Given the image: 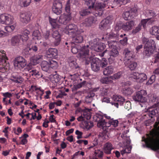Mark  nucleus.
Returning a JSON list of instances; mask_svg holds the SVG:
<instances>
[{
	"instance_id": "obj_22",
	"label": "nucleus",
	"mask_w": 159,
	"mask_h": 159,
	"mask_svg": "<svg viewBox=\"0 0 159 159\" xmlns=\"http://www.w3.org/2000/svg\"><path fill=\"white\" fill-rule=\"evenodd\" d=\"M97 21V17L94 16H90L85 19L84 24L87 27H90L95 24Z\"/></svg>"
},
{
	"instance_id": "obj_1",
	"label": "nucleus",
	"mask_w": 159,
	"mask_h": 159,
	"mask_svg": "<svg viewBox=\"0 0 159 159\" xmlns=\"http://www.w3.org/2000/svg\"><path fill=\"white\" fill-rule=\"evenodd\" d=\"M89 46L87 45L81 48V52L79 55L80 58L85 61L86 65L89 64L90 61H92L91 68L95 72L100 70L101 67L102 68L106 67L108 63L106 58H103L102 60L97 57L93 58L89 54Z\"/></svg>"
},
{
	"instance_id": "obj_27",
	"label": "nucleus",
	"mask_w": 159,
	"mask_h": 159,
	"mask_svg": "<svg viewBox=\"0 0 159 159\" xmlns=\"http://www.w3.org/2000/svg\"><path fill=\"white\" fill-rule=\"evenodd\" d=\"M49 62L45 61H42L41 64L42 70L46 72H48L49 71L51 68Z\"/></svg>"
},
{
	"instance_id": "obj_59",
	"label": "nucleus",
	"mask_w": 159,
	"mask_h": 159,
	"mask_svg": "<svg viewBox=\"0 0 159 159\" xmlns=\"http://www.w3.org/2000/svg\"><path fill=\"white\" fill-rule=\"evenodd\" d=\"M95 94L94 93L89 94L88 95V96L86 97V101H88L89 100L88 102H90L92 100V98L94 97Z\"/></svg>"
},
{
	"instance_id": "obj_5",
	"label": "nucleus",
	"mask_w": 159,
	"mask_h": 159,
	"mask_svg": "<svg viewBox=\"0 0 159 159\" xmlns=\"http://www.w3.org/2000/svg\"><path fill=\"white\" fill-rule=\"evenodd\" d=\"M112 99L111 104L117 108H118L119 105H122L125 101L124 97L120 95H114L112 97Z\"/></svg>"
},
{
	"instance_id": "obj_45",
	"label": "nucleus",
	"mask_w": 159,
	"mask_h": 159,
	"mask_svg": "<svg viewBox=\"0 0 159 159\" xmlns=\"http://www.w3.org/2000/svg\"><path fill=\"white\" fill-rule=\"evenodd\" d=\"M123 75L122 71H119L114 74L112 77L115 79H121L123 76Z\"/></svg>"
},
{
	"instance_id": "obj_3",
	"label": "nucleus",
	"mask_w": 159,
	"mask_h": 159,
	"mask_svg": "<svg viewBox=\"0 0 159 159\" xmlns=\"http://www.w3.org/2000/svg\"><path fill=\"white\" fill-rule=\"evenodd\" d=\"M146 94V92L145 90H141L136 93V94L133 96V98L135 101L141 103L140 105L141 107H145V103L147 101V99L145 96Z\"/></svg>"
},
{
	"instance_id": "obj_56",
	"label": "nucleus",
	"mask_w": 159,
	"mask_h": 159,
	"mask_svg": "<svg viewBox=\"0 0 159 159\" xmlns=\"http://www.w3.org/2000/svg\"><path fill=\"white\" fill-rule=\"evenodd\" d=\"M82 115L84 118L87 120H89L91 118V115L89 111L86 112L84 111Z\"/></svg>"
},
{
	"instance_id": "obj_29",
	"label": "nucleus",
	"mask_w": 159,
	"mask_h": 159,
	"mask_svg": "<svg viewBox=\"0 0 159 159\" xmlns=\"http://www.w3.org/2000/svg\"><path fill=\"white\" fill-rule=\"evenodd\" d=\"M114 67L111 66H108L104 69L103 74L105 75H108L111 74L113 72Z\"/></svg>"
},
{
	"instance_id": "obj_61",
	"label": "nucleus",
	"mask_w": 159,
	"mask_h": 159,
	"mask_svg": "<svg viewBox=\"0 0 159 159\" xmlns=\"http://www.w3.org/2000/svg\"><path fill=\"white\" fill-rule=\"evenodd\" d=\"M147 77L145 74L142 73L139 74L138 73V80H147Z\"/></svg>"
},
{
	"instance_id": "obj_30",
	"label": "nucleus",
	"mask_w": 159,
	"mask_h": 159,
	"mask_svg": "<svg viewBox=\"0 0 159 159\" xmlns=\"http://www.w3.org/2000/svg\"><path fill=\"white\" fill-rule=\"evenodd\" d=\"M154 50L144 47L143 54L144 57L148 58L150 57L153 53Z\"/></svg>"
},
{
	"instance_id": "obj_36",
	"label": "nucleus",
	"mask_w": 159,
	"mask_h": 159,
	"mask_svg": "<svg viewBox=\"0 0 159 159\" xmlns=\"http://www.w3.org/2000/svg\"><path fill=\"white\" fill-rule=\"evenodd\" d=\"M119 123V121L117 120H114L113 119H110L108 121V126H112L114 127H116Z\"/></svg>"
},
{
	"instance_id": "obj_19",
	"label": "nucleus",
	"mask_w": 159,
	"mask_h": 159,
	"mask_svg": "<svg viewBox=\"0 0 159 159\" xmlns=\"http://www.w3.org/2000/svg\"><path fill=\"white\" fill-rule=\"evenodd\" d=\"M23 41V38L21 35H17L12 37L11 39V45L12 46H17L19 45L21 41Z\"/></svg>"
},
{
	"instance_id": "obj_26",
	"label": "nucleus",
	"mask_w": 159,
	"mask_h": 159,
	"mask_svg": "<svg viewBox=\"0 0 159 159\" xmlns=\"http://www.w3.org/2000/svg\"><path fill=\"white\" fill-rule=\"evenodd\" d=\"M113 149V148L112 144L110 143L107 142L104 145L103 150L105 153L109 154L111 153V151Z\"/></svg>"
},
{
	"instance_id": "obj_40",
	"label": "nucleus",
	"mask_w": 159,
	"mask_h": 159,
	"mask_svg": "<svg viewBox=\"0 0 159 159\" xmlns=\"http://www.w3.org/2000/svg\"><path fill=\"white\" fill-rule=\"evenodd\" d=\"M28 47L29 48V50L31 51L33 53L34 52H36L38 50V46L37 45L35 44L28 45Z\"/></svg>"
},
{
	"instance_id": "obj_21",
	"label": "nucleus",
	"mask_w": 159,
	"mask_h": 159,
	"mask_svg": "<svg viewBox=\"0 0 159 159\" xmlns=\"http://www.w3.org/2000/svg\"><path fill=\"white\" fill-rule=\"evenodd\" d=\"M109 17L107 16L106 19L102 20L99 25V28L101 30L107 29L109 27V24L111 22Z\"/></svg>"
},
{
	"instance_id": "obj_39",
	"label": "nucleus",
	"mask_w": 159,
	"mask_h": 159,
	"mask_svg": "<svg viewBox=\"0 0 159 159\" xmlns=\"http://www.w3.org/2000/svg\"><path fill=\"white\" fill-rule=\"evenodd\" d=\"M91 9L88 8L87 9H82L79 13L80 15L82 16H84L89 15L91 13Z\"/></svg>"
},
{
	"instance_id": "obj_31",
	"label": "nucleus",
	"mask_w": 159,
	"mask_h": 159,
	"mask_svg": "<svg viewBox=\"0 0 159 159\" xmlns=\"http://www.w3.org/2000/svg\"><path fill=\"white\" fill-rule=\"evenodd\" d=\"M87 45H86V46H82V47H81L80 46H79L78 45L76 46L75 45V46H72V48L71 49L72 52L74 53V54H76L79 51V50H80V53L78 54V57H79L80 59V60H82V59H81L80 58V57L79 56V54L80 53V52H81V48H82L84 47L87 46Z\"/></svg>"
},
{
	"instance_id": "obj_23",
	"label": "nucleus",
	"mask_w": 159,
	"mask_h": 159,
	"mask_svg": "<svg viewBox=\"0 0 159 159\" xmlns=\"http://www.w3.org/2000/svg\"><path fill=\"white\" fill-rule=\"evenodd\" d=\"M68 62L69 66L72 69H79V66L77 65L76 61V59L73 57H69L68 60Z\"/></svg>"
},
{
	"instance_id": "obj_60",
	"label": "nucleus",
	"mask_w": 159,
	"mask_h": 159,
	"mask_svg": "<svg viewBox=\"0 0 159 159\" xmlns=\"http://www.w3.org/2000/svg\"><path fill=\"white\" fill-rule=\"evenodd\" d=\"M123 24L121 23V22H117L115 27V29L116 30H119L121 29L123 30Z\"/></svg>"
},
{
	"instance_id": "obj_16",
	"label": "nucleus",
	"mask_w": 159,
	"mask_h": 159,
	"mask_svg": "<svg viewBox=\"0 0 159 159\" xmlns=\"http://www.w3.org/2000/svg\"><path fill=\"white\" fill-rule=\"evenodd\" d=\"M68 34L70 36H73L79 32L77 26L74 24H69L67 27Z\"/></svg>"
},
{
	"instance_id": "obj_42",
	"label": "nucleus",
	"mask_w": 159,
	"mask_h": 159,
	"mask_svg": "<svg viewBox=\"0 0 159 159\" xmlns=\"http://www.w3.org/2000/svg\"><path fill=\"white\" fill-rule=\"evenodd\" d=\"M30 31L27 29L24 30L22 34L21 35L22 37L23 38V40L26 41L29 38L28 35L30 34Z\"/></svg>"
},
{
	"instance_id": "obj_48",
	"label": "nucleus",
	"mask_w": 159,
	"mask_h": 159,
	"mask_svg": "<svg viewBox=\"0 0 159 159\" xmlns=\"http://www.w3.org/2000/svg\"><path fill=\"white\" fill-rule=\"evenodd\" d=\"M132 147L129 146L127 147L125 149H123L121 151V153L123 156L125 153H129L130 152Z\"/></svg>"
},
{
	"instance_id": "obj_25",
	"label": "nucleus",
	"mask_w": 159,
	"mask_h": 159,
	"mask_svg": "<svg viewBox=\"0 0 159 159\" xmlns=\"http://www.w3.org/2000/svg\"><path fill=\"white\" fill-rule=\"evenodd\" d=\"M76 33V34L73 35V36H70L72 37V43H80L83 42V36L78 34Z\"/></svg>"
},
{
	"instance_id": "obj_10",
	"label": "nucleus",
	"mask_w": 159,
	"mask_h": 159,
	"mask_svg": "<svg viewBox=\"0 0 159 159\" xmlns=\"http://www.w3.org/2000/svg\"><path fill=\"white\" fill-rule=\"evenodd\" d=\"M142 41L143 43L145 44L144 47L155 50L156 48V43L153 40L148 39L144 37L142 38Z\"/></svg>"
},
{
	"instance_id": "obj_15",
	"label": "nucleus",
	"mask_w": 159,
	"mask_h": 159,
	"mask_svg": "<svg viewBox=\"0 0 159 159\" xmlns=\"http://www.w3.org/2000/svg\"><path fill=\"white\" fill-rule=\"evenodd\" d=\"M123 54L124 55V61L125 62L129 61L131 59L134 57L133 52L130 49L126 48L123 51Z\"/></svg>"
},
{
	"instance_id": "obj_44",
	"label": "nucleus",
	"mask_w": 159,
	"mask_h": 159,
	"mask_svg": "<svg viewBox=\"0 0 159 159\" xmlns=\"http://www.w3.org/2000/svg\"><path fill=\"white\" fill-rule=\"evenodd\" d=\"M107 38L108 39H117L119 38V34L117 33L115 34L113 33H111L109 34H108L107 36Z\"/></svg>"
},
{
	"instance_id": "obj_20",
	"label": "nucleus",
	"mask_w": 159,
	"mask_h": 159,
	"mask_svg": "<svg viewBox=\"0 0 159 159\" xmlns=\"http://www.w3.org/2000/svg\"><path fill=\"white\" fill-rule=\"evenodd\" d=\"M135 25V21H128L123 24V30L126 31H129L131 30Z\"/></svg>"
},
{
	"instance_id": "obj_6",
	"label": "nucleus",
	"mask_w": 159,
	"mask_h": 159,
	"mask_svg": "<svg viewBox=\"0 0 159 159\" xmlns=\"http://www.w3.org/2000/svg\"><path fill=\"white\" fill-rule=\"evenodd\" d=\"M107 7L105 2L96 3L94 5V7L95 11V14L99 16H101L103 13L105 8Z\"/></svg>"
},
{
	"instance_id": "obj_17",
	"label": "nucleus",
	"mask_w": 159,
	"mask_h": 159,
	"mask_svg": "<svg viewBox=\"0 0 159 159\" xmlns=\"http://www.w3.org/2000/svg\"><path fill=\"white\" fill-rule=\"evenodd\" d=\"M31 15L28 12L21 13L20 16V21L23 23L27 24L30 20Z\"/></svg>"
},
{
	"instance_id": "obj_18",
	"label": "nucleus",
	"mask_w": 159,
	"mask_h": 159,
	"mask_svg": "<svg viewBox=\"0 0 159 159\" xmlns=\"http://www.w3.org/2000/svg\"><path fill=\"white\" fill-rule=\"evenodd\" d=\"M137 10L135 8H132L129 11H126L123 15L124 19L127 20L133 18V16L135 14Z\"/></svg>"
},
{
	"instance_id": "obj_13",
	"label": "nucleus",
	"mask_w": 159,
	"mask_h": 159,
	"mask_svg": "<svg viewBox=\"0 0 159 159\" xmlns=\"http://www.w3.org/2000/svg\"><path fill=\"white\" fill-rule=\"evenodd\" d=\"M91 45L92 48L97 52H102L106 47L105 44L101 42H94L92 43Z\"/></svg>"
},
{
	"instance_id": "obj_8",
	"label": "nucleus",
	"mask_w": 159,
	"mask_h": 159,
	"mask_svg": "<svg viewBox=\"0 0 159 159\" xmlns=\"http://www.w3.org/2000/svg\"><path fill=\"white\" fill-rule=\"evenodd\" d=\"M14 18L11 15L7 14H2L0 15V22L2 24L9 25L12 24Z\"/></svg>"
},
{
	"instance_id": "obj_43",
	"label": "nucleus",
	"mask_w": 159,
	"mask_h": 159,
	"mask_svg": "<svg viewBox=\"0 0 159 159\" xmlns=\"http://www.w3.org/2000/svg\"><path fill=\"white\" fill-rule=\"evenodd\" d=\"M113 48L110 51L109 55L111 57H116L119 55V52L117 49H114L113 47Z\"/></svg>"
},
{
	"instance_id": "obj_32",
	"label": "nucleus",
	"mask_w": 159,
	"mask_h": 159,
	"mask_svg": "<svg viewBox=\"0 0 159 159\" xmlns=\"http://www.w3.org/2000/svg\"><path fill=\"white\" fill-rule=\"evenodd\" d=\"M41 38V34L39 30L34 31L33 33V39L35 40H39Z\"/></svg>"
},
{
	"instance_id": "obj_14",
	"label": "nucleus",
	"mask_w": 159,
	"mask_h": 159,
	"mask_svg": "<svg viewBox=\"0 0 159 159\" xmlns=\"http://www.w3.org/2000/svg\"><path fill=\"white\" fill-rule=\"evenodd\" d=\"M51 35L54 39L53 44L55 46H58L61 41V36L58 31L55 30L53 31L51 34Z\"/></svg>"
},
{
	"instance_id": "obj_24",
	"label": "nucleus",
	"mask_w": 159,
	"mask_h": 159,
	"mask_svg": "<svg viewBox=\"0 0 159 159\" xmlns=\"http://www.w3.org/2000/svg\"><path fill=\"white\" fill-rule=\"evenodd\" d=\"M71 19L70 15H61L58 20V22L61 24L66 25Z\"/></svg>"
},
{
	"instance_id": "obj_63",
	"label": "nucleus",
	"mask_w": 159,
	"mask_h": 159,
	"mask_svg": "<svg viewBox=\"0 0 159 159\" xmlns=\"http://www.w3.org/2000/svg\"><path fill=\"white\" fill-rule=\"evenodd\" d=\"M125 108L127 110H129L131 108V103L129 101H127L125 104Z\"/></svg>"
},
{
	"instance_id": "obj_4",
	"label": "nucleus",
	"mask_w": 159,
	"mask_h": 159,
	"mask_svg": "<svg viewBox=\"0 0 159 159\" xmlns=\"http://www.w3.org/2000/svg\"><path fill=\"white\" fill-rule=\"evenodd\" d=\"M14 65L16 69H21L26 65V61L21 56L16 57L14 60Z\"/></svg>"
},
{
	"instance_id": "obj_33",
	"label": "nucleus",
	"mask_w": 159,
	"mask_h": 159,
	"mask_svg": "<svg viewBox=\"0 0 159 159\" xmlns=\"http://www.w3.org/2000/svg\"><path fill=\"white\" fill-rule=\"evenodd\" d=\"M95 155L92 157H89V159H102L103 155V152L100 150H98L97 152H95Z\"/></svg>"
},
{
	"instance_id": "obj_28",
	"label": "nucleus",
	"mask_w": 159,
	"mask_h": 159,
	"mask_svg": "<svg viewBox=\"0 0 159 159\" xmlns=\"http://www.w3.org/2000/svg\"><path fill=\"white\" fill-rule=\"evenodd\" d=\"M47 54L50 57H55L57 55V50L54 48H50L47 52Z\"/></svg>"
},
{
	"instance_id": "obj_52",
	"label": "nucleus",
	"mask_w": 159,
	"mask_h": 159,
	"mask_svg": "<svg viewBox=\"0 0 159 159\" xmlns=\"http://www.w3.org/2000/svg\"><path fill=\"white\" fill-rule=\"evenodd\" d=\"M137 66V63L136 62H131L128 66V67L131 70H135Z\"/></svg>"
},
{
	"instance_id": "obj_58",
	"label": "nucleus",
	"mask_w": 159,
	"mask_h": 159,
	"mask_svg": "<svg viewBox=\"0 0 159 159\" xmlns=\"http://www.w3.org/2000/svg\"><path fill=\"white\" fill-rule=\"evenodd\" d=\"M16 25H13L9 26H7L5 29L8 32H11L13 31L15 29Z\"/></svg>"
},
{
	"instance_id": "obj_57",
	"label": "nucleus",
	"mask_w": 159,
	"mask_h": 159,
	"mask_svg": "<svg viewBox=\"0 0 159 159\" xmlns=\"http://www.w3.org/2000/svg\"><path fill=\"white\" fill-rule=\"evenodd\" d=\"M41 57H36L34 58L31 62V64L33 65H35L38 64L39 62V60L41 58Z\"/></svg>"
},
{
	"instance_id": "obj_46",
	"label": "nucleus",
	"mask_w": 159,
	"mask_h": 159,
	"mask_svg": "<svg viewBox=\"0 0 159 159\" xmlns=\"http://www.w3.org/2000/svg\"><path fill=\"white\" fill-rule=\"evenodd\" d=\"M142 28L139 25L136 27L134 29L131 31V34L134 35L138 33L141 30Z\"/></svg>"
},
{
	"instance_id": "obj_41",
	"label": "nucleus",
	"mask_w": 159,
	"mask_h": 159,
	"mask_svg": "<svg viewBox=\"0 0 159 159\" xmlns=\"http://www.w3.org/2000/svg\"><path fill=\"white\" fill-rule=\"evenodd\" d=\"M102 130L103 131L100 133L99 135V136L102 137L103 139H108V133L107 131V129H103Z\"/></svg>"
},
{
	"instance_id": "obj_55",
	"label": "nucleus",
	"mask_w": 159,
	"mask_h": 159,
	"mask_svg": "<svg viewBox=\"0 0 159 159\" xmlns=\"http://www.w3.org/2000/svg\"><path fill=\"white\" fill-rule=\"evenodd\" d=\"M20 3L24 7L28 6L31 2V0H20Z\"/></svg>"
},
{
	"instance_id": "obj_9",
	"label": "nucleus",
	"mask_w": 159,
	"mask_h": 159,
	"mask_svg": "<svg viewBox=\"0 0 159 159\" xmlns=\"http://www.w3.org/2000/svg\"><path fill=\"white\" fill-rule=\"evenodd\" d=\"M131 84V82L129 81L125 82H122L121 83V86L123 88L122 92L125 95H130L133 93L134 92L133 89L130 87H128Z\"/></svg>"
},
{
	"instance_id": "obj_2",
	"label": "nucleus",
	"mask_w": 159,
	"mask_h": 159,
	"mask_svg": "<svg viewBox=\"0 0 159 159\" xmlns=\"http://www.w3.org/2000/svg\"><path fill=\"white\" fill-rule=\"evenodd\" d=\"M157 114H159V107L150 108L141 115V119L146 122V125L147 126L148 125H147V122L150 123V119L156 116Z\"/></svg>"
},
{
	"instance_id": "obj_62",
	"label": "nucleus",
	"mask_w": 159,
	"mask_h": 159,
	"mask_svg": "<svg viewBox=\"0 0 159 159\" xmlns=\"http://www.w3.org/2000/svg\"><path fill=\"white\" fill-rule=\"evenodd\" d=\"M138 73H134L130 75L129 78L131 80H138Z\"/></svg>"
},
{
	"instance_id": "obj_38",
	"label": "nucleus",
	"mask_w": 159,
	"mask_h": 159,
	"mask_svg": "<svg viewBox=\"0 0 159 159\" xmlns=\"http://www.w3.org/2000/svg\"><path fill=\"white\" fill-rule=\"evenodd\" d=\"M109 41H107L108 45L109 48H112L114 47L115 43L117 41L119 40V38L112 39H108Z\"/></svg>"
},
{
	"instance_id": "obj_47",
	"label": "nucleus",
	"mask_w": 159,
	"mask_h": 159,
	"mask_svg": "<svg viewBox=\"0 0 159 159\" xmlns=\"http://www.w3.org/2000/svg\"><path fill=\"white\" fill-rule=\"evenodd\" d=\"M49 22L53 28H57L59 27V26L56 22V20L52 19L51 18H49Z\"/></svg>"
},
{
	"instance_id": "obj_7",
	"label": "nucleus",
	"mask_w": 159,
	"mask_h": 159,
	"mask_svg": "<svg viewBox=\"0 0 159 159\" xmlns=\"http://www.w3.org/2000/svg\"><path fill=\"white\" fill-rule=\"evenodd\" d=\"M97 119L96 120L98 122L97 125L98 127L102 128V129H107V127H109L108 126L107 122H106L103 119V116L102 115L98 114L96 115Z\"/></svg>"
},
{
	"instance_id": "obj_50",
	"label": "nucleus",
	"mask_w": 159,
	"mask_h": 159,
	"mask_svg": "<svg viewBox=\"0 0 159 159\" xmlns=\"http://www.w3.org/2000/svg\"><path fill=\"white\" fill-rule=\"evenodd\" d=\"M23 53L24 55H25L26 57H28L32 55L33 53L31 51L29 50V48L27 47L24 50Z\"/></svg>"
},
{
	"instance_id": "obj_64",
	"label": "nucleus",
	"mask_w": 159,
	"mask_h": 159,
	"mask_svg": "<svg viewBox=\"0 0 159 159\" xmlns=\"http://www.w3.org/2000/svg\"><path fill=\"white\" fill-rule=\"evenodd\" d=\"M86 82L85 81H84L81 83L78 84H77L75 85V89H79L82 86H84L85 85Z\"/></svg>"
},
{
	"instance_id": "obj_11",
	"label": "nucleus",
	"mask_w": 159,
	"mask_h": 159,
	"mask_svg": "<svg viewBox=\"0 0 159 159\" xmlns=\"http://www.w3.org/2000/svg\"><path fill=\"white\" fill-rule=\"evenodd\" d=\"M7 57L2 56L0 57V70L2 71H6L9 69V64L7 63L6 60Z\"/></svg>"
},
{
	"instance_id": "obj_34",
	"label": "nucleus",
	"mask_w": 159,
	"mask_h": 159,
	"mask_svg": "<svg viewBox=\"0 0 159 159\" xmlns=\"http://www.w3.org/2000/svg\"><path fill=\"white\" fill-rule=\"evenodd\" d=\"M83 128L87 129H89L93 126V122L91 121H85L82 123Z\"/></svg>"
},
{
	"instance_id": "obj_35",
	"label": "nucleus",
	"mask_w": 159,
	"mask_h": 159,
	"mask_svg": "<svg viewBox=\"0 0 159 159\" xmlns=\"http://www.w3.org/2000/svg\"><path fill=\"white\" fill-rule=\"evenodd\" d=\"M150 33L152 35H156L159 34V27L154 26L150 30Z\"/></svg>"
},
{
	"instance_id": "obj_49",
	"label": "nucleus",
	"mask_w": 159,
	"mask_h": 159,
	"mask_svg": "<svg viewBox=\"0 0 159 159\" xmlns=\"http://www.w3.org/2000/svg\"><path fill=\"white\" fill-rule=\"evenodd\" d=\"M49 63L50 66V68L53 69H56L58 67L57 63L55 61L52 60L49 61Z\"/></svg>"
},
{
	"instance_id": "obj_12",
	"label": "nucleus",
	"mask_w": 159,
	"mask_h": 159,
	"mask_svg": "<svg viewBox=\"0 0 159 159\" xmlns=\"http://www.w3.org/2000/svg\"><path fill=\"white\" fill-rule=\"evenodd\" d=\"M62 4L59 1H56L53 3L52 7V11L57 15H60L62 12Z\"/></svg>"
},
{
	"instance_id": "obj_51",
	"label": "nucleus",
	"mask_w": 159,
	"mask_h": 159,
	"mask_svg": "<svg viewBox=\"0 0 159 159\" xmlns=\"http://www.w3.org/2000/svg\"><path fill=\"white\" fill-rule=\"evenodd\" d=\"M149 20V19H144L141 20V22L139 23V25L140 26V27L142 28L143 27L145 28L146 27V24L148 21Z\"/></svg>"
},
{
	"instance_id": "obj_54",
	"label": "nucleus",
	"mask_w": 159,
	"mask_h": 159,
	"mask_svg": "<svg viewBox=\"0 0 159 159\" xmlns=\"http://www.w3.org/2000/svg\"><path fill=\"white\" fill-rule=\"evenodd\" d=\"M70 0H68L67 1L65 7V10L66 12L69 14L68 15L70 14Z\"/></svg>"
},
{
	"instance_id": "obj_37",
	"label": "nucleus",
	"mask_w": 159,
	"mask_h": 159,
	"mask_svg": "<svg viewBox=\"0 0 159 159\" xmlns=\"http://www.w3.org/2000/svg\"><path fill=\"white\" fill-rule=\"evenodd\" d=\"M145 15L146 16L149 17V20L152 17L156 16V13L152 10H147L146 12Z\"/></svg>"
},
{
	"instance_id": "obj_53",
	"label": "nucleus",
	"mask_w": 159,
	"mask_h": 159,
	"mask_svg": "<svg viewBox=\"0 0 159 159\" xmlns=\"http://www.w3.org/2000/svg\"><path fill=\"white\" fill-rule=\"evenodd\" d=\"M94 3H93L91 0H87L85 2V4L88 6L89 8L90 9L93 8L94 6Z\"/></svg>"
}]
</instances>
